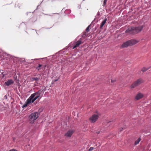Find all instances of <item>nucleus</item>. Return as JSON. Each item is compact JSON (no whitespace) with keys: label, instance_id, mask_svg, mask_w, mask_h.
Instances as JSON below:
<instances>
[{"label":"nucleus","instance_id":"nucleus-1","mask_svg":"<svg viewBox=\"0 0 151 151\" xmlns=\"http://www.w3.org/2000/svg\"><path fill=\"white\" fill-rule=\"evenodd\" d=\"M143 27V26L138 27H130L125 31V32L130 34H137L140 32Z\"/></svg>","mask_w":151,"mask_h":151},{"label":"nucleus","instance_id":"nucleus-2","mask_svg":"<svg viewBox=\"0 0 151 151\" xmlns=\"http://www.w3.org/2000/svg\"><path fill=\"white\" fill-rule=\"evenodd\" d=\"M139 41L135 40H131L124 42L122 45V48L127 47L129 46L134 45L138 42Z\"/></svg>","mask_w":151,"mask_h":151},{"label":"nucleus","instance_id":"nucleus-3","mask_svg":"<svg viewBox=\"0 0 151 151\" xmlns=\"http://www.w3.org/2000/svg\"><path fill=\"white\" fill-rule=\"evenodd\" d=\"M39 113L37 112L31 114L29 116V120L31 123H33L39 117Z\"/></svg>","mask_w":151,"mask_h":151},{"label":"nucleus","instance_id":"nucleus-4","mask_svg":"<svg viewBox=\"0 0 151 151\" xmlns=\"http://www.w3.org/2000/svg\"><path fill=\"white\" fill-rule=\"evenodd\" d=\"M41 91L40 90L38 91L37 92L31 95L28 99H30V97H32V99H30V102L31 103H33L34 101L38 99L40 96Z\"/></svg>","mask_w":151,"mask_h":151},{"label":"nucleus","instance_id":"nucleus-5","mask_svg":"<svg viewBox=\"0 0 151 151\" xmlns=\"http://www.w3.org/2000/svg\"><path fill=\"white\" fill-rule=\"evenodd\" d=\"M143 82V80L141 78H139L134 82L130 86V88L133 89L135 88L137 86H138Z\"/></svg>","mask_w":151,"mask_h":151},{"label":"nucleus","instance_id":"nucleus-6","mask_svg":"<svg viewBox=\"0 0 151 151\" xmlns=\"http://www.w3.org/2000/svg\"><path fill=\"white\" fill-rule=\"evenodd\" d=\"M99 116L97 114H93L91 117L89 118L90 122L93 123L95 122L98 119Z\"/></svg>","mask_w":151,"mask_h":151},{"label":"nucleus","instance_id":"nucleus-7","mask_svg":"<svg viewBox=\"0 0 151 151\" xmlns=\"http://www.w3.org/2000/svg\"><path fill=\"white\" fill-rule=\"evenodd\" d=\"M144 97L143 94L141 93H138L134 97V99L138 100Z\"/></svg>","mask_w":151,"mask_h":151},{"label":"nucleus","instance_id":"nucleus-8","mask_svg":"<svg viewBox=\"0 0 151 151\" xmlns=\"http://www.w3.org/2000/svg\"><path fill=\"white\" fill-rule=\"evenodd\" d=\"M74 132L73 130H69L65 134V136L68 137H70Z\"/></svg>","mask_w":151,"mask_h":151},{"label":"nucleus","instance_id":"nucleus-9","mask_svg":"<svg viewBox=\"0 0 151 151\" xmlns=\"http://www.w3.org/2000/svg\"><path fill=\"white\" fill-rule=\"evenodd\" d=\"M83 42L80 40H78L76 42L75 45L73 47V49L78 47L80 45L82 44Z\"/></svg>","mask_w":151,"mask_h":151},{"label":"nucleus","instance_id":"nucleus-10","mask_svg":"<svg viewBox=\"0 0 151 151\" xmlns=\"http://www.w3.org/2000/svg\"><path fill=\"white\" fill-rule=\"evenodd\" d=\"M30 99H28L26 101L25 103L22 106V108H24L27 106L29 104L31 103L30 102V99H32V97H30Z\"/></svg>","mask_w":151,"mask_h":151},{"label":"nucleus","instance_id":"nucleus-11","mask_svg":"<svg viewBox=\"0 0 151 151\" xmlns=\"http://www.w3.org/2000/svg\"><path fill=\"white\" fill-rule=\"evenodd\" d=\"M14 83V81L12 79L9 80L7 82L4 83V85L6 86H9Z\"/></svg>","mask_w":151,"mask_h":151},{"label":"nucleus","instance_id":"nucleus-12","mask_svg":"<svg viewBox=\"0 0 151 151\" xmlns=\"http://www.w3.org/2000/svg\"><path fill=\"white\" fill-rule=\"evenodd\" d=\"M107 20V18H105L104 19L102 22L101 24V25L100 27V28L101 29L102 28L103 26L106 23V21Z\"/></svg>","mask_w":151,"mask_h":151},{"label":"nucleus","instance_id":"nucleus-13","mask_svg":"<svg viewBox=\"0 0 151 151\" xmlns=\"http://www.w3.org/2000/svg\"><path fill=\"white\" fill-rule=\"evenodd\" d=\"M37 76H38V77H36L35 78H32L31 79L32 80V81H39L40 80V75H38Z\"/></svg>","mask_w":151,"mask_h":151},{"label":"nucleus","instance_id":"nucleus-14","mask_svg":"<svg viewBox=\"0 0 151 151\" xmlns=\"http://www.w3.org/2000/svg\"><path fill=\"white\" fill-rule=\"evenodd\" d=\"M22 4H21L19 3L18 2L16 3L15 6V7L17 8H19L21 6Z\"/></svg>","mask_w":151,"mask_h":151},{"label":"nucleus","instance_id":"nucleus-15","mask_svg":"<svg viewBox=\"0 0 151 151\" xmlns=\"http://www.w3.org/2000/svg\"><path fill=\"white\" fill-rule=\"evenodd\" d=\"M141 140V139L140 138H138V139L135 141V143H134V144L135 145H137V144H138L139 142Z\"/></svg>","mask_w":151,"mask_h":151},{"label":"nucleus","instance_id":"nucleus-16","mask_svg":"<svg viewBox=\"0 0 151 151\" xmlns=\"http://www.w3.org/2000/svg\"><path fill=\"white\" fill-rule=\"evenodd\" d=\"M42 65L40 64H39V65L37 67L36 69L38 70L39 71V70L40 69V67H42Z\"/></svg>","mask_w":151,"mask_h":151},{"label":"nucleus","instance_id":"nucleus-17","mask_svg":"<svg viewBox=\"0 0 151 151\" xmlns=\"http://www.w3.org/2000/svg\"><path fill=\"white\" fill-rule=\"evenodd\" d=\"M4 106L1 104H0V111H2L4 110Z\"/></svg>","mask_w":151,"mask_h":151},{"label":"nucleus","instance_id":"nucleus-18","mask_svg":"<svg viewBox=\"0 0 151 151\" xmlns=\"http://www.w3.org/2000/svg\"><path fill=\"white\" fill-rule=\"evenodd\" d=\"M148 69H147L145 67H143L141 71H142L143 72H145Z\"/></svg>","mask_w":151,"mask_h":151},{"label":"nucleus","instance_id":"nucleus-19","mask_svg":"<svg viewBox=\"0 0 151 151\" xmlns=\"http://www.w3.org/2000/svg\"><path fill=\"white\" fill-rule=\"evenodd\" d=\"M90 27V25H89L86 28V31L88 32L89 31V28Z\"/></svg>","mask_w":151,"mask_h":151},{"label":"nucleus","instance_id":"nucleus-20","mask_svg":"<svg viewBox=\"0 0 151 151\" xmlns=\"http://www.w3.org/2000/svg\"><path fill=\"white\" fill-rule=\"evenodd\" d=\"M107 0H104V5H106V2Z\"/></svg>","mask_w":151,"mask_h":151},{"label":"nucleus","instance_id":"nucleus-21","mask_svg":"<svg viewBox=\"0 0 151 151\" xmlns=\"http://www.w3.org/2000/svg\"><path fill=\"white\" fill-rule=\"evenodd\" d=\"M94 149V148L93 147H91L89 149L88 151H91L92 150H93Z\"/></svg>","mask_w":151,"mask_h":151},{"label":"nucleus","instance_id":"nucleus-22","mask_svg":"<svg viewBox=\"0 0 151 151\" xmlns=\"http://www.w3.org/2000/svg\"><path fill=\"white\" fill-rule=\"evenodd\" d=\"M46 66V65H45L44 66H43L42 68H43L45 69Z\"/></svg>","mask_w":151,"mask_h":151},{"label":"nucleus","instance_id":"nucleus-23","mask_svg":"<svg viewBox=\"0 0 151 151\" xmlns=\"http://www.w3.org/2000/svg\"><path fill=\"white\" fill-rule=\"evenodd\" d=\"M96 133H97V134H99V133H100V132H99H99H96Z\"/></svg>","mask_w":151,"mask_h":151},{"label":"nucleus","instance_id":"nucleus-24","mask_svg":"<svg viewBox=\"0 0 151 151\" xmlns=\"http://www.w3.org/2000/svg\"><path fill=\"white\" fill-rule=\"evenodd\" d=\"M123 129V128H120V131H122Z\"/></svg>","mask_w":151,"mask_h":151},{"label":"nucleus","instance_id":"nucleus-25","mask_svg":"<svg viewBox=\"0 0 151 151\" xmlns=\"http://www.w3.org/2000/svg\"><path fill=\"white\" fill-rule=\"evenodd\" d=\"M111 82H114V81H113L112 80H111Z\"/></svg>","mask_w":151,"mask_h":151}]
</instances>
